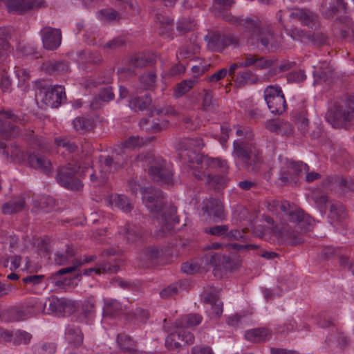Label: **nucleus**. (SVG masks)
<instances>
[{
	"label": "nucleus",
	"instance_id": "15",
	"mask_svg": "<svg viewBox=\"0 0 354 354\" xmlns=\"http://www.w3.org/2000/svg\"><path fill=\"white\" fill-rule=\"evenodd\" d=\"M44 47L50 50L57 49L61 44L62 33L59 29L45 27L41 30Z\"/></svg>",
	"mask_w": 354,
	"mask_h": 354
},
{
	"label": "nucleus",
	"instance_id": "7",
	"mask_svg": "<svg viewBox=\"0 0 354 354\" xmlns=\"http://www.w3.org/2000/svg\"><path fill=\"white\" fill-rule=\"evenodd\" d=\"M35 97L37 104L41 109L57 108L66 99L64 88L59 85L52 87H37Z\"/></svg>",
	"mask_w": 354,
	"mask_h": 354
},
{
	"label": "nucleus",
	"instance_id": "33",
	"mask_svg": "<svg viewBox=\"0 0 354 354\" xmlns=\"http://www.w3.org/2000/svg\"><path fill=\"white\" fill-rule=\"evenodd\" d=\"M35 207L39 208L44 212H49L50 209L55 207V199L48 195L39 196L33 201Z\"/></svg>",
	"mask_w": 354,
	"mask_h": 354
},
{
	"label": "nucleus",
	"instance_id": "53",
	"mask_svg": "<svg viewBox=\"0 0 354 354\" xmlns=\"http://www.w3.org/2000/svg\"><path fill=\"white\" fill-rule=\"evenodd\" d=\"M203 108L205 111H212L216 107V101L213 98V93L209 90H204Z\"/></svg>",
	"mask_w": 354,
	"mask_h": 354
},
{
	"label": "nucleus",
	"instance_id": "22",
	"mask_svg": "<svg viewBox=\"0 0 354 354\" xmlns=\"http://www.w3.org/2000/svg\"><path fill=\"white\" fill-rule=\"evenodd\" d=\"M326 343L330 347L337 344L340 348L344 349L350 344V339L344 333L333 328L326 337Z\"/></svg>",
	"mask_w": 354,
	"mask_h": 354
},
{
	"label": "nucleus",
	"instance_id": "3",
	"mask_svg": "<svg viewBox=\"0 0 354 354\" xmlns=\"http://www.w3.org/2000/svg\"><path fill=\"white\" fill-rule=\"evenodd\" d=\"M206 171L193 173L196 178L202 180L205 184L214 189H223L226 186L228 166L225 160L218 158L207 160Z\"/></svg>",
	"mask_w": 354,
	"mask_h": 354
},
{
	"label": "nucleus",
	"instance_id": "25",
	"mask_svg": "<svg viewBox=\"0 0 354 354\" xmlns=\"http://www.w3.org/2000/svg\"><path fill=\"white\" fill-rule=\"evenodd\" d=\"M207 264L214 267L216 270L228 269L231 266V259L229 257L221 253L211 252L206 257Z\"/></svg>",
	"mask_w": 354,
	"mask_h": 354
},
{
	"label": "nucleus",
	"instance_id": "46",
	"mask_svg": "<svg viewBox=\"0 0 354 354\" xmlns=\"http://www.w3.org/2000/svg\"><path fill=\"white\" fill-rule=\"evenodd\" d=\"M104 315L113 316L122 310V306L116 299L106 301L103 308Z\"/></svg>",
	"mask_w": 354,
	"mask_h": 354
},
{
	"label": "nucleus",
	"instance_id": "34",
	"mask_svg": "<svg viewBox=\"0 0 354 354\" xmlns=\"http://www.w3.org/2000/svg\"><path fill=\"white\" fill-rule=\"evenodd\" d=\"M25 205L24 198H19L17 200L9 201L4 203L1 207V210L4 214H12L24 209Z\"/></svg>",
	"mask_w": 354,
	"mask_h": 354
},
{
	"label": "nucleus",
	"instance_id": "26",
	"mask_svg": "<svg viewBox=\"0 0 354 354\" xmlns=\"http://www.w3.org/2000/svg\"><path fill=\"white\" fill-rule=\"evenodd\" d=\"M29 313L24 310L21 307H13L4 310L1 314V318L7 322L24 321L28 319Z\"/></svg>",
	"mask_w": 354,
	"mask_h": 354
},
{
	"label": "nucleus",
	"instance_id": "59",
	"mask_svg": "<svg viewBox=\"0 0 354 354\" xmlns=\"http://www.w3.org/2000/svg\"><path fill=\"white\" fill-rule=\"evenodd\" d=\"M126 162V158H122V160L121 161L118 158H113L109 156L104 157L103 161V164L107 167V169H110L113 165H114L117 169L120 168Z\"/></svg>",
	"mask_w": 354,
	"mask_h": 354
},
{
	"label": "nucleus",
	"instance_id": "38",
	"mask_svg": "<svg viewBox=\"0 0 354 354\" xmlns=\"http://www.w3.org/2000/svg\"><path fill=\"white\" fill-rule=\"evenodd\" d=\"M152 139L153 137L143 138L139 136H131L122 142V145L124 149H135L136 148L142 147L145 144L152 140Z\"/></svg>",
	"mask_w": 354,
	"mask_h": 354
},
{
	"label": "nucleus",
	"instance_id": "58",
	"mask_svg": "<svg viewBox=\"0 0 354 354\" xmlns=\"http://www.w3.org/2000/svg\"><path fill=\"white\" fill-rule=\"evenodd\" d=\"M229 230V226L227 225H215L209 227L208 230H206L205 232L207 233L210 234L211 235L222 236L223 238H226L227 232Z\"/></svg>",
	"mask_w": 354,
	"mask_h": 354
},
{
	"label": "nucleus",
	"instance_id": "44",
	"mask_svg": "<svg viewBox=\"0 0 354 354\" xmlns=\"http://www.w3.org/2000/svg\"><path fill=\"white\" fill-rule=\"evenodd\" d=\"M26 139H27L32 145L41 150L48 151L50 149L49 144L41 137L35 135L32 131H29L26 134Z\"/></svg>",
	"mask_w": 354,
	"mask_h": 354
},
{
	"label": "nucleus",
	"instance_id": "27",
	"mask_svg": "<svg viewBox=\"0 0 354 354\" xmlns=\"http://www.w3.org/2000/svg\"><path fill=\"white\" fill-rule=\"evenodd\" d=\"M203 320V317L198 313H191L183 316L175 322L177 328H192L199 325Z\"/></svg>",
	"mask_w": 354,
	"mask_h": 354
},
{
	"label": "nucleus",
	"instance_id": "52",
	"mask_svg": "<svg viewBox=\"0 0 354 354\" xmlns=\"http://www.w3.org/2000/svg\"><path fill=\"white\" fill-rule=\"evenodd\" d=\"M156 80V75L153 72L145 73L140 77V84L145 89L153 88Z\"/></svg>",
	"mask_w": 354,
	"mask_h": 354
},
{
	"label": "nucleus",
	"instance_id": "45",
	"mask_svg": "<svg viewBox=\"0 0 354 354\" xmlns=\"http://www.w3.org/2000/svg\"><path fill=\"white\" fill-rule=\"evenodd\" d=\"M204 146L203 141L201 138H185L178 144L177 149L189 148L192 149H200Z\"/></svg>",
	"mask_w": 354,
	"mask_h": 354
},
{
	"label": "nucleus",
	"instance_id": "23",
	"mask_svg": "<svg viewBox=\"0 0 354 354\" xmlns=\"http://www.w3.org/2000/svg\"><path fill=\"white\" fill-rule=\"evenodd\" d=\"M41 69L46 73L55 75L67 73L69 66L66 61H48L42 64Z\"/></svg>",
	"mask_w": 354,
	"mask_h": 354
},
{
	"label": "nucleus",
	"instance_id": "8",
	"mask_svg": "<svg viewBox=\"0 0 354 354\" xmlns=\"http://www.w3.org/2000/svg\"><path fill=\"white\" fill-rule=\"evenodd\" d=\"M80 166L68 163L57 169L55 176L57 183L71 191L77 192L83 188V183L77 176Z\"/></svg>",
	"mask_w": 354,
	"mask_h": 354
},
{
	"label": "nucleus",
	"instance_id": "24",
	"mask_svg": "<svg viewBox=\"0 0 354 354\" xmlns=\"http://www.w3.org/2000/svg\"><path fill=\"white\" fill-rule=\"evenodd\" d=\"M117 342L120 348L128 354H149L145 351L136 349V342L128 335L119 334L117 337Z\"/></svg>",
	"mask_w": 354,
	"mask_h": 354
},
{
	"label": "nucleus",
	"instance_id": "21",
	"mask_svg": "<svg viewBox=\"0 0 354 354\" xmlns=\"http://www.w3.org/2000/svg\"><path fill=\"white\" fill-rule=\"evenodd\" d=\"M272 333L267 328L260 327L248 330L245 333V337L250 342L261 343L269 340Z\"/></svg>",
	"mask_w": 354,
	"mask_h": 354
},
{
	"label": "nucleus",
	"instance_id": "5",
	"mask_svg": "<svg viewBox=\"0 0 354 354\" xmlns=\"http://www.w3.org/2000/svg\"><path fill=\"white\" fill-rule=\"evenodd\" d=\"M269 210L278 214H281L283 219L292 223L295 226L304 227L311 223V218L305 214L304 212L294 203L287 201H273L269 204Z\"/></svg>",
	"mask_w": 354,
	"mask_h": 354
},
{
	"label": "nucleus",
	"instance_id": "12",
	"mask_svg": "<svg viewBox=\"0 0 354 354\" xmlns=\"http://www.w3.org/2000/svg\"><path fill=\"white\" fill-rule=\"evenodd\" d=\"M290 17L299 21L303 26L317 29L320 26L318 15L306 8L295 7L289 9Z\"/></svg>",
	"mask_w": 354,
	"mask_h": 354
},
{
	"label": "nucleus",
	"instance_id": "39",
	"mask_svg": "<svg viewBox=\"0 0 354 354\" xmlns=\"http://www.w3.org/2000/svg\"><path fill=\"white\" fill-rule=\"evenodd\" d=\"M162 256V250L151 246L144 250L141 253V260L145 263H155Z\"/></svg>",
	"mask_w": 354,
	"mask_h": 354
},
{
	"label": "nucleus",
	"instance_id": "17",
	"mask_svg": "<svg viewBox=\"0 0 354 354\" xmlns=\"http://www.w3.org/2000/svg\"><path fill=\"white\" fill-rule=\"evenodd\" d=\"M177 149L180 151V155L185 161L193 165L196 164V166H190L196 170L194 173H198L196 169L203 168L207 165V160H212L213 159L202 156L196 151V149H192L187 147Z\"/></svg>",
	"mask_w": 354,
	"mask_h": 354
},
{
	"label": "nucleus",
	"instance_id": "18",
	"mask_svg": "<svg viewBox=\"0 0 354 354\" xmlns=\"http://www.w3.org/2000/svg\"><path fill=\"white\" fill-rule=\"evenodd\" d=\"M28 162L31 167L39 169L49 175L52 173V164L46 157L39 153H30L28 156Z\"/></svg>",
	"mask_w": 354,
	"mask_h": 354
},
{
	"label": "nucleus",
	"instance_id": "14",
	"mask_svg": "<svg viewBox=\"0 0 354 354\" xmlns=\"http://www.w3.org/2000/svg\"><path fill=\"white\" fill-rule=\"evenodd\" d=\"M43 0H8L6 3L9 12L23 14L43 6Z\"/></svg>",
	"mask_w": 354,
	"mask_h": 354
},
{
	"label": "nucleus",
	"instance_id": "55",
	"mask_svg": "<svg viewBox=\"0 0 354 354\" xmlns=\"http://www.w3.org/2000/svg\"><path fill=\"white\" fill-rule=\"evenodd\" d=\"M55 142L58 147L65 148L70 153H73L77 149V145L68 138H55Z\"/></svg>",
	"mask_w": 354,
	"mask_h": 354
},
{
	"label": "nucleus",
	"instance_id": "9",
	"mask_svg": "<svg viewBox=\"0 0 354 354\" xmlns=\"http://www.w3.org/2000/svg\"><path fill=\"white\" fill-rule=\"evenodd\" d=\"M325 118L333 128L339 129H349L354 120L352 112L348 111L346 107L339 104H332L326 113Z\"/></svg>",
	"mask_w": 354,
	"mask_h": 354
},
{
	"label": "nucleus",
	"instance_id": "36",
	"mask_svg": "<svg viewBox=\"0 0 354 354\" xmlns=\"http://www.w3.org/2000/svg\"><path fill=\"white\" fill-rule=\"evenodd\" d=\"M67 341L75 346H80L83 342V334L78 327L69 326L65 333Z\"/></svg>",
	"mask_w": 354,
	"mask_h": 354
},
{
	"label": "nucleus",
	"instance_id": "30",
	"mask_svg": "<svg viewBox=\"0 0 354 354\" xmlns=\"http://www.w3.org/2000/svg\"><path fill=\"white\" fill-rule=\"evenodd\" d=\"M69 306V301L66 299H59L56 297H51L48 299V310L52 313L62 315Z\"/></svg>",
	"mask_w": 354,
	"mask_h": 354
},
{
	"label": "nucleus",
	"instance_id": "64",
	"mask_svg": "<svg viewBox=\"0 0 354 354\" xmlns=\"http://www.w3.org/2000/svg\"><path fill=\"white\" fill-rule=\"evenodd\" d=\"M194 24L189 19H183L177 23V30L180 34L191 31Z\"/></svg>",
	"mask_w": 354,
	"mask_h": 354
},
{
	"label": "nucleus",
	"instance_id": "2",
	"mask_svg": "<svg viewBox=\"0 0 354 354\" xmlns=\"http://www.w3.org/2000/svg\"><path fill=\"white\" fill-rule=\"evenodd\" d=\"M141 190L142 201L156 217L162 232L166 234L173 230L175 225L179 221L176 216V207L165 201L163 193L159 189L148 187Z\"/></svg>",
	"mask_w": 354,
	"mask_h": 354
},
{
	"label": "nucleus",
	"instance_id": "56",
	"mask_svg": "<svg viewBox=\"0 0 354 354\" xmlns=\"http://www.w3.org/2000/svg\"><path fill=\"white\" fill-rule=\"evenodd\" d=\"M118 270V266H109L107 265H103L98 268H93L84 269L83 274L85 275H88L93 272H95L96 274H100L102 272H116Z\"/></svg>",
	"mask_w": 354,
	"mask_h": 354
},
{
	"label": "nucleus",
	"instance_id": "43",
	"mask_svg": "<svg viewBox=\"0 0 354 354\" xmlns=\"http://www.w3.org/2000/svg\"><path fill=\"white\" fill-rule=\"evenodd\" d=\"M126 44V41L122 37H118L109 41L102 46V49L107 53H111L119 50Z\"/></svg>",
	"mask_w": 354,
	"mask_h": 354
},
{
	"label": "nucleus",
	"instance_id": "42",
	"mask_svg": "<svg viewBox=\"0 0 354 354\" xmlns=\"http://www.w3.org/2000/svg\"><path fill=\"white\" fill-rule=\"evenodd\" d=\"M73 124L75 131L80 133H84L93 128L92 120L84 117H77Z\"/></svg>",
	"mask_w": 354,
	"mask_h": 354
},
{
	"label": "nucleus",
	"instance_id": "63",
	"mask_svg": "<svg viewBox=\"0 0 354 354\" xmlns=\"http://www.w3.org/2000/svg\"><path fill=\"white\" fill-rule=\"evenodd\" d=\"M323 132V128L322 125L319 123H313L310 124L309 127V133H308L307 136H308L312 139H317L321 137Z\"/></svg>",
	"mask_w": 354,
	"mask_h": 354
},
{
	"label": "nucleus",
	"instance_id": "54",
	"mask_svg": "<svg viewBox=\"0 0 354 354\" xmlns=\"http://www.w3.org/2000/svg\"><path fill=\"white\" fill-rule=\"evenodd\" d=\"M32 335L26 331L18 330L15 333L12 338V341L15 344H27L30 342Z\"/></svg>",
	"mask_w": 354,
	"mask_h": 354
},
{
	"label": "nucleus",
	"instance_id": "41",
	"mask_svg": "<svg viewBox=\"0 0 354 354\" xmlns=\"http://www.w3.org/2000/svg\"><path fill=\"white\" fill-rule=\"evenodd\" d=\"M166 347L171 351H179L183 346L180 332L170 333L165 339Z\"/></svg>",
	"mask_w": 354,
	"mask_h": 354
},
{
	"label": "nucleus",
	"instance_id": "11",
	"mask_svg": "<svg viewBox=\"0 0 354 354\" xmlns=\"http://www.w3.org/2000/svg\"><path fill=\"white\" fill-rule=\"evenodd\" d=\"M209 50L218 53L223 52L227 46L237 44L239 39L232 34H222L218 31H211L205 36Z\"/></svg>",
	"mask_w": 354,
	"mask_h": 354
},
{
	"label": "nucleus",
	"instance_id": "40",
	"mask_svg": "<svg viewBox=\"0 0 354 354\" xmlns=\"http://www.w3.org/2000/svg\"><path fill=\"white\" fill-rule=\"evenodd\" d=\"M77 254L76 248L73 245H67L64 252H57L55 254V261L57 264L62 266L68 262L71 258Z\"/></svg>",
	"mask_w": 354,
	"mask_h": 354
},
{
	"label": "nucleus",
	"instance_id": "48",
	"mask_svg": "<svg viewBox=\"0 0 354 354\" xmlns=\"http://www.w3.org/2000/svg\"><path fill=\"white\" fill-rule=\"evenodd\" d=\"M195 79H189L183 80L179 83L175 90L174 95L176 97L183 96L184 94L187 93L196 84Z\"/></svg>",
	"mask_w": 354,
	"mask_h": 354
},
{
	"label": "nucleus",
	"instance_id": "28",
	"mask_svg": "<svg viewBox=\"0 0 354 354\" xmlns=\"http://www.w3.org/2000/svg\"><path fill=\"white\" fill-rule=\"evenodd\" d=\"M156 55L154 54L136 55L131 57L129 61L130 66L134 68H143L155 64Z\"/></svg>",
	"mask_w": 354,
	"mask_h": 354
},
{
	"label": "nucleus",
	"instance_id": "35",
	"mask_svg": "<svg viewBox=\"0 0 354 354\" xmlns=\"http://www.w3.org/2000/svg\"><path fill=\"white\" fill-rule=\"evenodd\" d=\"M152 99L149 93L142 96L135 97L129 101V106L135 111L147 109L151 104Z\"/></svg>",
	"mask_w": 354,
	"mask_h": 354
},
{
	"label": "nucleus",
	"instance_id": "1",
	"mask_svg": "<svg viewBox=\"0 0 354 354\" xmlns=\"http://www.w3.org/2000/svg\"><path fill=\"white\" fill-rule=\"evenodd\" d=\"M224 19L242 28L248 45L268 53H275L281 48V42L272 26L263 24L259 17L252 16L243 18L226 15Z\"/></svg>",
	"mask_w": 354,
	"mask_h": 354
},
{
	"label": "nucleus",
	"instance_id": "51",
	"mask_svg": "<svg viewBox=\"0 0 354 354\" xmlns=\"http://www.w3.org/2000/svg\"><path fill=\"white\" fill-rule=\"evenodd\" d=\"M101 19L106 22L118 21L120 17L118 11L113 8L102 9L100 11Z\"/></svg>",
	"mask_w": 354,
	"mask_h": 354
},
{
	"label": "nucleus",
	"instance_id": "47",
	"mask_svg": "<svg viewBox=\"0 0 354 354\" xmlns=\"http://www.w3.org/2000/svg\"><path fill=\"white\" fill-rule=\"evenodd\" d=\"M290 163V169L292 171L294 176L296 177V183L299 178L302 175L306 174L309 170V167L307 164L301 161H288Z\"/></svg>",
	"mask_w": 354,
	"mask_h": 354
},
{
	"label": "nucleus",
	"instance_id": "13",
	"mask_svg": "<svg viewBox=\"0 0 354 354\" xmlns=\"http://www.w3.org/2000/svg\"><path fill=\"white\" fill-rule=\"evenodd\" d=\"M4 114L5 118H0V136L5 138L17 136L19 134V128L12 121L21 122V118L12 111H6Z\"/></svg>",
	"mask_w": 354,
	"mask_h": 354
},
{
	"label": "nucleus",
	"instance_id": "32",
	"mask_svg": "<svg viewBox=\"0 0 354 354\" xmlns=\"http://www.w3.org/2000/svg\"><path fill=\"white\" fill-rule=\"evenodd\" d=\"M46 303L43 304L40 302L37 299L32 297L26 300L25 306H21L24 310L29 313L28 318L33 315L39 313L41 311H44L46 307Z\"/></svg>",
	"mask_w": 354,
	"mask_h": 354
},
{
	"label": "nucleus",
	"instance_id": "62",
	"mask_svg": "<svg viewBox=\"0 0 354 354\" xmlns=\"http://www.w3.org/2000/svg\"><path fill=\"white\" fill-rule=\"evenodd\" d=\"M308 39L317 46L324 45L328 42V37L323 32H315L311 35H309Z\"/></svg>",
	"mask_w": 354,
	"mask_h": 354
},
{
	"label": "nucleus",
	"instance_id": "19",
	"mask_svg": "<svg viewBox=\"0 0 354 354\" xmlns=\"http://www.w3.org/2000/svg\"><path fill=\"white\" fill-rule=\"evenodd\" d=\"M279 236L284 242L290 245H296L304 241L297 230H293L289 224L282 225L279 230Z\"/></svg>",
	"mask_w": 354,
	"mask_h": 354
},
{
	"label": "nucleus",
	"instance_id": "16",
	"mask_svg": "<svg viewBox=\"0 0 354 354\" xmlns=\"http://www.w3.org/2000/svg\"><path fill=\"white\" fill-rule=\"evenodd\" d=\"M204 214L214 219L223 220L225 218V208L222 202L214 198H209L203 202L202 208Z\"/></svg>",
	"mask_w": 354,
	"mask_h": 354
},
{
	"label": "nucleus",
	"instance_id": "6",
	"mask_svg": "<svg viewBox=\"0 0 354 354\" xmlns=\"http://www.w3.org/2000/svg\"><path fill=\"white\" fill-rule=\"evenodd\" d=\"M145 158L151 164L148 173L153 180L160 183H173V169L171 163L162 157L147 154Z\"/></svg>",
	"mask_w": 354,
	"mask_h": 354
},
{
	"label": "nucleus",
	"instance_id": "50",
	"mask_svg": "<svg viewBox=\"0 0 354 354\" xmlns=\"http://www.w3.org/2000/svg\"><path fill=\"white\" fill-rule=\"evenodd\" d=\"M257 77L250 71L240 72L238 76L239 86H244L248 84H255L257 82Z\"/></svg>",
	"mask_w": 354,
	"mask_h": 354
},
{
	"label": "nucleus",
	"instance_id": "29",
	"mask_svg": "<svg viewBox=\"0 0 354 354\" xmlns=\"http://www.w3.org/2000/svg\"><path fill=\"white\" fill-rule=\"evenodd\" d=\"M129 242L133 243L139 240L142 234V229L133 224H127L124 225L120 231Z\"/></svg>",
	"mask_w": 354,
	"mask_h": 354
},
{
	"label": "nucleus",
	"instance_id": "60",
	"mask_svg": "<svg viewBox=\"0 0 354 354\" xmlns=\"http://www.w3.org/2000/svg\"><path fill=\"white\" fill-rule=\"evenodd\" d=\"M21 257L19 255H14L6 258L3 261V267H9L11 270H17L21 265Z\"/></svg>",
	"mask_w": 354,
	"mask_h": 354
},
{
	"label": "nucleus",
	"instance_id": "10",
	"mask_svg": "<svg viewBox=\"0 0 354 354\" xmlns=\"http://www.w3.org/2000/svg\"><path fill=\"white\" fill-rule=\"evenodd\" d=\"M264 99L272 113L281 115L286 111L287 104L281 87L268 86L264 91Z\"/></svg>",
	"mask_w": 354,
	"mask_h": 354
},
{
	"label": "nucleus",
	"instance_id": "61",
	"mask_svg": "<svg viewBox=\"0 0 354 354\" xmlns=\"http://www.w3.org/2000/svg\"><path fill=\"white\" fill-rule=\"evenodd\" d=\"M95 300L93 297H89L82 305V310L86 317H88L95 311Z\"/></svg>",
	"mask_w": 354,
	"mask_h": 354
},
{
	"label": "nucleus",
	"instance_id": "4",
	"mask_svg": "<svg viewBox=\"0 0 354 354\" xmlns=\"http://www.w3.org/2000/svg\"><path fill=\"white\" fill-rule=\"evenodd\" d=\"M233 155L242 162L248 171L257 173L260 170L263 162L261 151L252 143L234 141Z\"/></svg>",
	"mask_w": 354,
	"mask_h": 354
},
{
	"label": "nucleus",
	"instance_id": "31",
	"mask_svg": "<svg viewBox=\"0 0 354 354\" xmlns=\"http://www.w3.org/2000/svg\"><path fill=\"white\" fill-rule=\"evenodd\" d=\"M293 121L295 125L297 127L300 133L303 136H307L308 133H309V127L310 124L309 123L306 113L304 111L296 112L293 115Z\"/></svg>",
	"mask_w": 354,
	"mask_h": 354
},
{
	"label": "nucleus",
	"instance_id": "49",
	"mask_svg": "<svg viewBox=\"0 0 354 354\" xmlns=\"http://www.w3.org/2000/svg\"><path fill=\"white\" fill-rule=\"evenodd\" d=\"M294 176L292 171L290 169V163L288 162L286 167L281 170L279 180L286 184H295L296 183V177Z\"/></svg>",
	"mask_w": 354,
	"mask_h": 354
},
{
	"label": "nucleus",
	"instance_id": "20",
	"mask_svg": "<svg viewBox=\"0 0 354 354\" xmlns=\"http://www.w3.org/2000/svg\"><path fill=\"white\" fill-rule=\"evenodd\" d=\"M328 217L333 222L342 223L348 218V210L346 206L340 202L331 203Z\"/></svg>",
	"mask_w": 354,
	"mask_h": 354
},
{
	"label": "nucleus",
	"instance_id": "37",
	"mask_svg": "<svg viewBox=\"0 0 354 354\" xmlns=\"http://www.w3.org/2000/svg\"><path fill=\"white\" fill-rule=\"evenodd\" d=\"M110 201L115 207H117L125 212H130L133 207L129 198L123 194L111 196Z\"/></svg>",
	"mask_w": 354,
	"mask_h": 354
},
{
	"label": "nucleus",
	"instance_id": "57",
	"mask_svg": "<svg viewBox=\"0 0 354 354\" xmlns=\"http://www.w3.org/2000/svg\"><path fill=\"white\" fill-rule=\"evenodd\" d=\"M10 44L4 34L0 32V63L6 59L10 50Z\"/></svg>",
	"mask_w": 354,
	"mask_h": 354
}]
</instances>
